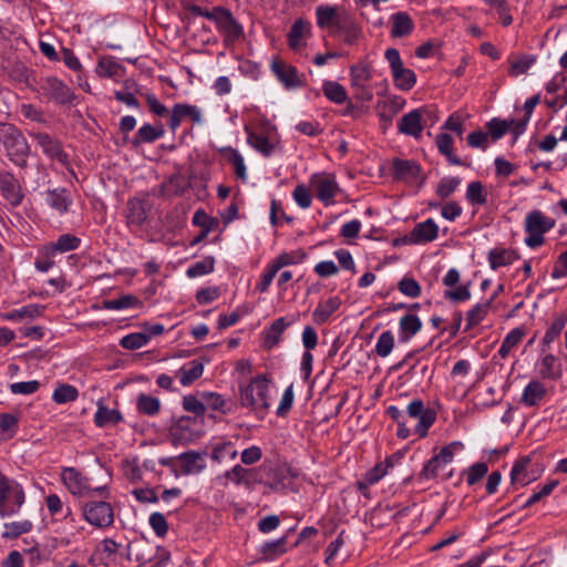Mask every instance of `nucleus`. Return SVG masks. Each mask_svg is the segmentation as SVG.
Returning a JSON list of instances; mask_svg holds the SVG:
<instances>
[{"instance_id": "1", "label": "nucleus", "mask_w": 567, "mask_h": 567, "mask_svg": "<svg viewBox=\"0 0 567 567\" xmlns=\"http://www.w3.org/2000/svg\"><path fill=\"white\" fill-rule=\"evenodd\" d=\"M0 143L3 145L7 156L20 167L27 165L30 154V145L22 132L10 123L0 124Z\"/></svg>"}, {"instance_id": "2", "label": "nucleus", "mask_w": 567, "mask_h": 567, "mask_svg": "<svg viewBox=\"0 0 567 567\" xmlns=\"http://www.w3.org/2000/svg\"><path fill=\"white\" fill-rule=\"evenodd\" d=\"M24 502L23 486L6 475L0 477V516L8 517L18 514Z\"/></svg>"}, {"instance_id": "3", "label": "nucleus", "mask_w": 567, "mask_h": 567, "mask_svg": "<svg viewBox=\"0 0 567 567\" xmlns=\"http://www.w3.org/2000/svg\"><path fill=\"white\" fill-rule=\"evenodd\" d=\"M268 392L269 380L262 374L257 375L251 379L249 384L239 388L240 404L256 411L267 412L269 409Z\"/></svg>"}, {"instance_id": "4", "label": "nucleus", "mask_w": 567, "mask_h": 567, "mask_svg": "<svg viewBox=\"0 0 567 567\" xmlns=\"http://www.w3.org/2000/svg\"><path fill=\"white\" fill-rule=\"evenodd\" d=\"M205 422L189 415L179 416L169 427V436L174 444H187L204 433Z\"/></svg>"}, {"instance_id": "5", "label": "nucleus", "mask_w": 567, "mask_h": 567, "mask_svg": "<svg viewBox=\"0 0 567 567\" xmlns=\"http://www.w3.org/2000/svg\"><path fill=\"white\" fill-rule=\"evenodd\" d=\"M61 480L66 489L74 496H85L90 493H97L102 497L109 495L106 486L92 487L90 480L74 467L63 468Z\"/></svg>"}, {"instance_id": "6", "label": "nucleus", "mask_w": 567, "mask_h": 567, "mask_svg": "<svg viewBox=\"0 0 567 567\" xmlns=\"http://www.w3.org/2000/svg\"><path fill=\"white\" fill-rule=\"evenodd\" d=\"M405 417L417 419L419 422L414 427V433L419 437H425L429 433L430 427L436 421V412L433 409L425 408L424 402L421 399L411 401L406 406Z\"/></svg>"}, {"instance_id": "7", "label": "nucleus", "mask_w": 567, "mask_h": 567, "mask_svg": "<svg viewBox=\"0 0 567 567\" xmlns=\"http://www.w3.org/2000/svg\"><path fill=\"white\" fill-rule=\"evenodd\" d=\"M463 445L461 442H452L451 444L443 446L441 451L432 456L423 466L419 473L417 478L430 480L435 478L439 475L440 470L451 463L454 458V450L461 449Z\"/></svg>"}, {"instance_id": "8", "label": "nucleus", "mask_w": 567, "mask_h": 567, "mask_svg": "<svg viewBox=\"0 0 567 567\" xmlns=\"http://www.w3.org/2000/svg\"><path fill=\"white\" fill-rule=\"evenodd\" d=\"M83 516L95 527H107L114 520L113 507L106 501H89L83 505Z\"/></svg>"}, {"instance_id": "9", "label": "nucleus", "mask_w": 567, "mask_h": 567, "mask_svg": "<svg viewBox=\"0 0 567 567\" xmlns=\"http://www.w3.org/2000/svg\"><path fill=\"white\" fill-rule=\"evenodd\" d=\"M310 183L315 187L316 197L322 202L324 206L334 204V197L340 192L334 175L317 173L311 176Z\"/></svg>"}, {"instance_id": "10", "label": "nucleus", "mask_w": 567, "mask_h": 567, "mask_svg": "<svg viewBox=\"0 0 567 567\" xmlns=\"http://www.w3.org/2000/svg\"><path fill=\"white\" fill-rule=\"evenodd\" d=\"M391 169V176L394 181L408 182L420 178V186H422L426 179V176H422L421 165L413 159L394 157Z\"/></svg>"}, {"instance_id": "11", "label": "nucleus", "mask_w": 567, "mask_h": 567, "mask_svg": "<svg viewBox=\"0 0 567 567\" xmlns=\"http://www.w3.org/2000/svg\"><path fill=\"white\" fill-rule=\"evenodd\" d=\"M203 453L195 451H187L179 454L177 457L161 458L159 463L163 465H173L175 462L179 464V471L183 475L199 473L205 468Z\"/></svg>"}, {"instance_id": "12", "label": "nucleus", "mask_w": 567, "mask_h": 567, "mask_svg": "<svg viewBox=\"0 0 567 567\" xmlns=\"http://www.w3.org/2000/svg\"><path fill=\"white\" fill-rule=\"evenodd\" d=\"M40 195L44 204L60 216L66 214L73 204L71 193L65 187L48 188Z\"/></svg>"}, {"instance_id": "13", "label": "nucleus", "mask_w": 567, "mask_h": 567, "mask_svg": "<svg viewBox=\"0 0 567 567\" xmlns=\"http://www.w3.org/2000/svg\"><path fill=\"white\" fill-rule=\"evenodd\" d=\"M0 193L11 207L20 206L24 198L20 182L8 171H0Z\"/></svg>"}, {"instance_id": "14", "label": "nucleus", "mask_w": 567, "mask_h": 567, "mask_svg": "<svg viewBox=\"0 0 567 567\" xmlns=\"http://www.w3.org/2000/svg\"><path fill=\"white\" fill-rule=\"evenodd\" d=\"M31 137L37 142V144L41 147L42 152L50 157L59 162L62 165H66L69 163V156L63 151L62 144L56 138H53L48 133L42 132H33L30 134Z\"/></svg>"}, {"instance_id": "15", "label": "nucleus", "mask_w": 567, "mask_h": 567, "mask_svg": "<svg viewBox=\"0 0 567 567\" xmlns=\"http://www.w3.org/2000/svg\"><path fill=\"white\" fill-rule=\"evenodd\" d=\"M41 89L58 104H70L74 100L72 90L55 76L44 79Z\"/></svg>"}, {"instance_id": "16", "label": "nucleus", "mask_w": 567, "mask_h": 567, "mask_svg": "<svg viewBox=\"0 0 567 567\" xmlns=\"http://www.w3.org/2000/svg\"><path fill=\"white\" fill-rule=\"evenodd\" d=\"M215 23L217 29L230 41H237L244 35L241 24L235 19L230 10L224 7L220 8Z\"/></svg>"}, {"instance_id": "17", "label": "nucleus", "mask_w": 567, "mask_h": 567, "mask_svg": "<svg viewBox=\"0 0 567 567\" xmlns=\"http://www.w3.org/2000/svg\"><path fill=\"white\" fill-rule=\"evenodd\" d=\"M439 236V227L432 218L417 223L402 240L409 244H426Z\"/></svg>"}, {"instance_id": "18", "label": "nucleus", "mask_w": 567, "mask_h": 567, "mask_svg": "<svg viewBox=\"0 0 567 567\" xmlns=\"http://www.w3.org/2000/svg\"><path fill=\"white\" fill-rule=\"evenodd\" d=\"M431 112L426 109H416L404 114L398 123L399 132L415 138L421 136L423 131L422 114Z\"/></svg>"}, {"instance_id": "19", "label": "nucleus", "mask_w": 567, "mask_h": 567, "mask_svg": "<svg viewBox=\"0 0 567 567\" xmlns=\"http://www.w3.org/2000/svg\"><path fill=\"white\" fill-rule=\"evenodd\" d=\"M271 70L287 89L301 87L305 85L298 75L297 68L293 65L286 64L280 60H274L271 63Z\"/></svg>"}, {"instance_id": "20", "label": "nucleus", "mask_w": 567, "mask_h": 567, "mask_svg": "<svg viewBox=\"0 0 567 567\" xmlns=\"http://www.w3.org/2000/svg\"><path fill=\"white\" fill-rule=\"evenodd\" d=\"M391 37L393 39L406 38L414 31L415 24L410 14L405 11H399L390 17Z\"/></svg>"}, {"instance_id": "21", "label": "nucleus", "mask_w": 567, "mask_h": 567, "mask_svg": "<svg viewBox=\"0 0 567 567\" xmlns=\"http://www.w3.org/2000/svg\"><path fill=\"white\" fill-rule=\"evenodd\" d=\"M184 117H190L194 123H199L202 121V113L194 105L175 104L168 120L169 128L175 132Z\"/></svg>"}, {"instance_id": "22", "label": "nucleus", "mask_w": 567, "mask_h": 567, "mask_svg": "<svg viewBox=\"0 0 567 567\" xmlns=\"http://www.w3.org/2000/svg\"><path fill=\"white\" fill-rule=\"evenodd\" d=\"M337 31L344 34L343 41L347 44H353L361 34V28L346 10H341V18L338 19L337 29L332 33Z\"/></svg>"}, {"instance_id": "23", "label": "nucleus", "mask_w": 567, "mask_h": 567, "mask_svg": "<svg viewBox=\"0 0 567 567\" xmlns=\"http://www.w3.org/2000/svg\"><path fill=\"white\" fill-rule=\"evenodd\" d=\"M555 226V220L546 217L540 210H533L525 218L526 233L544 235Z\"/></svg>"}, {"instance_id": "24", "label": "nucleus", "mask_w": 567, "mask_h": 567, "mask_svg": "<svg viewBox=\"0 0 567 567\" xmlns=\"http://www.w3.org/2000/svg\"><path fill=\"white\" fill-rule=\"evenodd\" d=\"M81 245V238L72 234H63L55 241L44 245L47 255H58L76 250Z\"/></svg>"}, {"instance_id": "25", "label": "nucleus", "mask_w": 567, "mask_h": 567, "mask_svg": "<svg viewBox=\"0 0 567 567\" xmlns=\"http://www.w3.org/2000/svg\"><path fill=\"white\" fill-rule=\"evenodd\" d=\"M538 374L543 380L557 381L563 375L561 364L554 354H546L540 359Z\"/></svg>"}, {"instance_id": "26", "label": "nucleus", "mask_w": 567, "mask_h": 567, "mask_svg": "<svg viewBox=\"0 0 567 567\" xmlns=\"http://www.w3.org/2000/svg\"><path fill=\"white\" fill-rule=\"evenodd\" d=\"M435 144L440 154L446 157V161L451 165L457 166H470L467 163L462 161L456 154L453 152V137L447 133H440L436 135Z\"/></svg>"}, {"instance_id": "27", "label": "nucleus", "mask_w": 567, "mask_h": 567, "mask_svg": "<svg viewBox=\"0 0 567 567\" xmlns=\"http://www.w3.org/2000/svg\"><path fill=\"white\" fill-rule=\"evenodd\" d=\"M342 300L338 297H330L324 302H319L312 312V319L317 324H323L341 307Z\"/></svg>"}, {"instance_id": "28", "label": "nucleus", "mask_w": 567, "mask_h": 567, "mask_svg": "<svg viewBox=\"0 0 567 567\" xmlns=\"http://www.w3.org/2000/svg\"><path fill=\"white\" fill-rule=\"evenodd\" d=\"M530 462L532 460L530 456L528 455L522 456L515 461L511 471V483L513 485L519 484L522 486H526L536 480L535 476H530L527 473V467L530 464Z\"/></svg>"}, {"instance_id": "29", "label": "nucleus", "mask_w": 567, "mask_h": 567, "mask_svg": "<svg viewBox=\"0 0 567 567\" xmlns=\"http://www.w3.org/2000/svg\"><path fill=\"white\" fill-rule=\"evenodd\" d=\"M519 258L520 256L515 249L494 248L488 252V262L493 270L511 265Z\"/></svg>"}, {"instance_id": "30", "label": "nucleus", "mask_w": 567, "mask_h": 567, "mask_svg": "<svg viewBox=\"0 0 567 567\" xmlns=\"http://www.w3.org/2000/svg\"><path fill=\"white\" fill-rule=\"evenodd\" d=\"M125 219L132 231H142V199L140 197L134 196L127 202Z\"/></svg>"}, {"instance_id": "31", "label": "nucleus", "mask_w": 567, "mask_h": 567, "mask_svg": "<svg viewBox=\"0 0 567 567\" xmlns=\"http://www.w3.org/2000/svg\"><path fill=\"white\" fill-rule=\"evenodd\" d=\"M95 72L101 78L117 81L124 75V68L115 58L106 56L99 61Z\"/></svg>"}, {"instance_id": "32", "label": "nucleus", "mask_w": 567, "mask_h": 567, "mask_svg": "<svg viewBox=\"0 0 567 567\" xmlns=\"http://www.w3.org/2000/svg\"><path fill=\"white\" fill-rule=\"evenodd\" d=\"M545 385L538 380H532L524 389L520 402L526 406L537 405L546 395Z\"/></svg>"}, {"instance_id": "33", "label": "nucleus", "mask_w": 567, "mask_h": 567, "mask_svg": "<svg viewBox=\"0 0 567 567\" xmlns=\"http://www.w3.org/2000/svg\"><path fill=\"white\" fill-rule=\"evenodd\" d=\"M140 93V85L132 80H126L121 90L114 92L115 99L128 107L137 109L140 106L137 94Z\"/></svg>"}, {"instance_id": "34", "label": "nucleus", "mask_w": 567, "mask_h": 567, "mask_svg": "<svg viewBox=\"0 0 567 567\" xmlns=\"http://www.w3.org/2000/svg\"><path fill=\"white\" fill-rule=\"evenodd\" d=\"M310 31H311V24L309 21H307L302 18L297 19L292 23V25L289 30V33L287 35L289 48L293 51L298 50L299 47L301 45V39L305 35H309Z\"/></svg>"}, {"instance_id": "35", "label": "nucleus", "mask_w": 567, "mask_h": 567, "mask_svg": "<svg viewBox=\"0 0 567 567\" xmlns=\"http://www.w3.org/2000/svg\"><path fill=\"white\" fill-rule=\"evenodd\" d=\"M317 24L319 28L337 29V21L341 18V11L336 7L319 6L316 8Z\"/></svg>"}, {"instance_id": "36", "label": "nucleus", "mask_w": 567, "mask_h": 567, "mask_svg": "<svg viewBox=\"0 0 567 567\" xmlns=\"http://www.w3.org/2000/svg\"><path fill=\"white\" fill-rule=\"evenodd\" d=\"M245 132L247 133V143L261 155L269 157L274 153L275 144L267 136L257 134L248 125L245 126Z\"/></svg>"}, {"instance_id": "37", "label": "nucleus", "mask_w": 567, "mask_h": 567, "mask_svg": "<svg viewBox=\"0 0 567 567\" xmlns=\"http://www.w3.org/2000/svg\"><path fill=\"white\" fill-rule=\"evenodd\" d=\"M400 328V340L409 341L415 336L422 328V321L420 318L412 313L404 315L399 322Z\"/></svg>"}, {"instance_id": "38", "label": "nucleus", "mask_w": 567, "mask_h": 567, "mask_svg": "<svg viewBox=\"0 0 567 567\" xmlns=\"http://www.w3.org/2000/svg\"><path fill=\"white\" fill-rule=\"evenodd\" d=\"M199 396L205 402L206 410L210 409L213 411H218L221 414H228L231 412V404L219 393L204 391Z\"/></svg>"}, {"instance_id": "39", "label": "nucleus", "mask_w": 567, "mask_h": 567, "mask_svg": "<svg viewBox=\"0 0 567 567\" xmlns=\"http://www.w3.org/2000/svg\"><path fill=\"white\" fill-rule=\"evenodd\" d=\"M43 306L27 305L19 309H13L3 315V318L9 321H22L24 319H34L42 315Z\"/></svg>"}, {"instance_id": "40", "label": "nucleus", "mask_w": 567, "mask_h": 567, "mask_svg": "<svg viewBox=\"0 0 567 567\" xmlns=\"http://www.w3.org/2000/svg\"><path fill=\"white\" fill-rule=\"evenodd\" d=\"M122 421V415L118 410L109 409L104 405H99L94 414V423L99 427L107 425H115Z\"/></svg>"}, {"instance_id": "41", "label": "nucleus", "mask_w": 567, "mask_h": 567, "mask_svg": "<svg viewBox=\"0 0 567 567\" xmlns=\"http://www.w3.org/2000/svg\"><path fill=\"white\" fill-rule=\"evenodd\" d=\"M19 417L12 413H0V443L12 439L18 432Z\"/></svg>"}, {"instance_id": "42", "label": "nucleus", "mask_w": 567, "mask_h": 567, "mask_svg": "<svg viewBox=\"0 0 567 567\" xmlns=\"http://www.w3.org/2000/svg\"><path fill=\"white\" fill-rule=\"evenodd\" d=\"M394 85L401 91H410L416 83L415 72L402 65L392 73Z\"/></svg>"}, {"instance_id": "43", "label": "nucleus", "mask_w": 567, "mask_h": 567, "mask_svg": "<svg viewBox=\"0 0 567 567\" xmlns=\"http://www.w3.org/2000/svg\"><path fill=\"white\" fill-rule=\"evenodd\" d=\"M289 324V322L285 321L284 317L276 319L267 329L265 337V347L267 349H271L275 346H277L280 342L282 332Z\"/></svg>"}, {"instance_id": "44", "label": "nucleus", "mask_w": 567, "mask_h": 567, "mask_svg": "<svg viewBox=\"0 0 567 567\" xmlns=\"http://www.w3.org/2000/svg\"><path fill=\"white\" fill-rule=\"evenodd\" d=\"M220 153L225 158H227L233 164L237 178L245 181L247 177V172L244 158L240 155V153L236 148H233L231 146L221 148Z\"/></svg>"}, {"instance_id": "45", "label": "nucleus", "mask_w": 567, "mask_h": 567, "mask_svg": "<svg viewBox=\"0 0 567 567\" xmlns=\"http://www.w3.org/2000/svg\"><path fill=\"white\" fill-rule=\"evenodd\" d=\"M322 92L329 101L336 104H342L348 101L346 89L336 81H324Z\"/></svg>"}, {"instance_id": "46", "label": "nucleus", "mask_w": 567, "mask_h": 567, "mask_svg": "<svg viewBox=\"0 0 567 567\" xmlns=\"http://www.w3.org/2000/svg\"><path fill=\"white\" fill-rule=\"evenodd\" d=\"M514 124V120H502L499 117H493L486 123L487 134L492 137V141L502 138L507 131Z\"/></svg>"}, {"instance_id": "47", "label": "nucleus", "mask_w": 567, "mask_h": 567, "mask_svg": "<svg viewBox=\"0 0 567 567\" xmlns=\"http://www.w3.org/2000/svg\"><path fill=\"white\" fill-rule=\"evenodd\" d=\"M491 308V301L475 305L471 310L466 312V327L465 331L471 330L480 322H482L488 313Z\"/></svg>"}, {"instance_id": "48", "label": "nucleus", "mask_w": 567, "mask_h": 567, "mask_svg": "<svg viewBox=\"0 0 567 567\" xmlns=\"http://www.w3.org/2000/svg\"><path fill=\"white\" fill-rule=\"evenodd\" d=\"M204 372V365L197 360L189 362L188 367L184 365L181 370V383L184 386L190 385L194 381L199 379Z\"/></svg>"}, {"instance_id": "49", "label": "nucleus", "mask_w": 567, "mask_h": 567, "mask_svg": "<svg viewBox=\"0 0 567 567\" xmlns=\"http://www.w3.org/2000/svg\"><path fill=\"white\" fill-rule=\"evenodd\" d=\"M371 79V68L365 62L360 61L350 66L351 85L367 84Z\"/></svg>"}, {"instance_id": "50", "label": "nucleus", "mask_w": 567, "mask_h": 567, "mask_svg": "<svg viewBox=\"0 0 567 567\" xmlns=\"http://www.w3.org/2000/svg\"><path fill=\"white\" fill-rule=\"evenodd\" d=\"M183 409L193 413V417L202 419L205 422L206 405L202 398L194 394H188L183 398Z\"/></svg>"}, {"instance_id": "51", "label": "nucleus", "mask_w": 567, "mask_h": 567, "mask_svg": "<svg viewBox=\"0 0 567 567\" xmlns=\"http://www.w3.org/2000/svg\"><path fill=\"white\" fill-rule=\"evenodd\" d=\"M307 258V252L303 249H297L289 252H282L278 255L272 262L280 270L281 268L290 265H296L303 261Z\"/></svg>"}, {"instance_id": "52", "label": "nucleus", "mask_w": 567, "mask_h": 567, "mask_svg": "<svg viewBox=\"0 0 567 567\" xmlns=\"http://www.w3.org/2000/svg\"><path fill=\"white\" fill-rule=\"evenodd\" d=\"M117 548L116 542L106 538L96 546L94 555L100 561L107 564L114 559Z\"/></svg>"}, {"instance_id": "53", "label": "nucleus", "mask_w": 567, "mask_h": 567, "mask_svg": "<svg viewBox=\"0 0 567 567\" xmlns=\"http://www.w3.org/2000/svg\"><path fill=\"white\" fill-rule=\"evenodd\" d=\"M79 391L74 385L71 384H60L52 394V400L56 404H65L69 402H73L78 399Z\"/></svg>"}, {"instance_id": "54", "label": "nucleus", "mask_w": 567, "mask_h": 567, "mask_svg": "<svg viewBox=\"0 0 567 567\" xmlns=\"http://www.w3.org/2000/svg\"><path fill=\"white\" fill-rule=\"evenodd\" d=\"M466 199L472 205H485L487 203V194L484 192V186L480 181L468 184L466 190Z\"/></svg>"}, {"instance_id": "55", "label": "nucleus", "mask_w": 567, "mask_h": 567, "mask_svg": "<svg viewBox=\"0 0 567 567\" xmlns=\"http://www.w3.org/2000/svg\"><path fill=\"white\" fill-rule=\"evenodd\" d=\"M236 456L237 451L230 441H225L213 445L212 458L216 462H221L226 457L234 460Z\"/></svg>"}, {"instance_id": "56", "label": "nucleus", "mask_w": 567, "mask_h": 567, "mask_svg": "<svg viewBox=\"0 0 567 567\" xmlns=\"http://www.w3.org/2000/svg\"><path fill=\"white\" fill-rule=\"evenodd\" d=\"M566 320L563 317H558L554 320L550 327L546 330V333L542 341V351L545 352L546 348L555 341V339L561 333L565 328Z\"/></svg>"}, {"instance_id": "57", "label": "nucleus", "mask_w": 567, "mask_h": 567, "mask_svg": "<svg viewBox=\"0 0 567 567\" xmlns=\"http://www.w3.org/2000/svg\"><path fill=\"white\" fill-rule=\"evenodd\" d=\"M287 537L282 536L276 540L265 543L261 553L266 558H276L286 553Z\"/></svg>"}, {"instance_id": "58", "label": "nucleus", "mask_w": 567, "mask_h": 567, "mask_svg": "<svg viewBox=\"0 0 567 567\" xmlns=\"http://www.w3.org/2000/svg\"><path fill=\"white\" fill-rule=\"evenodd\" d=\"M215 259L212 256L205 257L203 260L195 262L188 267L186 274L190 278L207 275L214 271Z\"/></svg>"}, {"instance_id": "59", "label": "nucleus", "mask_w": 567, "mask_h": 567, "mask_svg": "<svg viewBox=\"0 0 567 567\" xmlns=\"http://www.w3.org/2000/svg\"><path fill=\"white\" fill-rule=\"evenodd\" d=\"M32 523L28 519L4 524L3 537L16 538L32 529Z\"/></svg>"}, {"instance_id": "60", "label": "nucleus", "mask_w": 567, "mask_h": 567, "mask_svg": "<svg viewBox=\"0 0 567 567\" xmlns=\"http://www.w3.org/2000/svg\"><path fill=\"white\" fill-rule=\"evenodd\" d=\"M138 302L137 298L132 295H125L117 299L104 300L102 307L107 310H123L133 307Z\"/></svg>"}, {"instance_id": "61", "label": "nucleus", "mask_w": 567, "mask_h": 567, "mask_svg": "<svg viewBox=\"0 0 567 567\" xmlns=\"http://www.w3.org/2000/svg\"><path fill=\"white\" fill-rule=\"evenodd\" d=\"M398 289L401 293L410 298H416L421 295L422 288L420 284L412 277H403L398 282Z\"/></svg>"}, {"instance_id": "62", "label": "nucleus", "mask_w": 567, "mask_h": 567, "mask_svg": "<svg viewBox=\"0 0 567 567\" xmlns=\"http://www.w3.org/2000/svg\"><path fill=\"white\" fill-rule=\"evenodd\" d=\"M394 347V337L390 330L382 332L375 344V353L381 357H388Z\"/></svg>"}, {"instance_id": "63", "label": "nucleus", "mask_w": 567, "mask_h": 567, "mask_svg": "<svg viewBox=\"0 0 567 567\" xmlns=\"http://www.w3.org/2000/svg\"><path fill=\"white\" fill-rule=\"evenodd\" d=\"M488 472V466L484 462H477L465 470L466 482L470 486L478 483Z\"/></svg>"}, {"instance_id": "64", "label": "nucleus", "mask_w": 567, "mask_h": 567, "mask_svg": "<svg viewBox=\"0 0 567 567\" xmlns=\"http://www.w3.org/2000/svg\"><path fill=\"white\" fill-rule=\"evenodd\" d=\"M461 179L458 177L442 178L436 186V195L441 199L451 196L458 187Z\"/></svg>"}]
</instances>
